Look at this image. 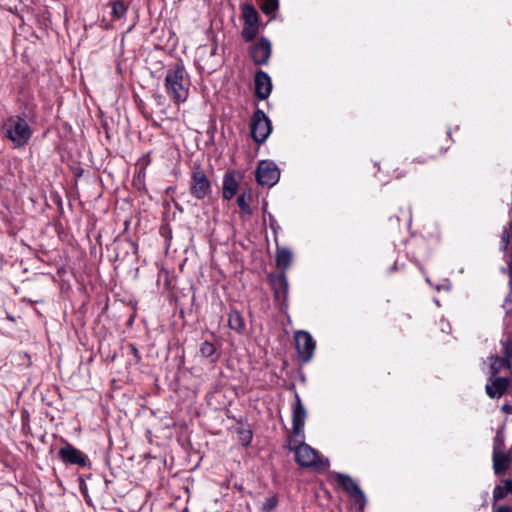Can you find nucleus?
Instances as JSON below:
<instances>
[{
  "instance_id": "obj_1",
  "label": "nucleus",
  "mask_w": 512,
  "mask_h": 512,
  "mask_svg": "<svg viewBox=\"0 0 512 512\" xmlns=\"http://www.w3.org/2000/svg\"><path fill=\"white\" fill-rule=\"evenodd\" d=\"M190 84V77L183 64L178 63L167 70L165 89L175 103L180 104L187 100Z\"/></svg>"
},
{
  "instance_id": "obj_2",
  "label": "nucleus",
  "mask_w": 512,
  "mask_h": 512,
  "mask_svg": "<svg viewBox=\"0 0 512 512\" xmlns=\"http://www.w3.org/2000/svg\"><path fill=\"white\" fill-rule=\"evenodd\" d=\"M4 137L13 143L14 148L25 146L32 137V129L28 122L20 115L6 118L2 124Z\"/></svg>"
},
{
  "instance_id": "obj_3",
  "label": "nucleus",
  "mask_w": 512,
  "mask_h": 512,
  "mask_svg": "<svg viewBox=\"0 0 512 512\" xmlns=\"http://www.w3.org/2000/svg\"><path fill=\"white\" fill-rule=\"evenodd\" d=\"M190 195L197 200H203L212 192V185L200 164L191 167Z\"/></svg>"
},
{
  "instance_id": "obj_4",
  "label": "nucleus",
  "mask_w": 512,
  "mask_h": 512,
  "mask_svg": "<svg viewBox=\"0 0 512 512\" xmlns=\"http://www.w3.org/2000/svg\"><path fill=\"white\" fill-rule=\"evenodd\" d=\"M332 477L338 487L344 490L353 500L359 509H363L366 504V497L359 485L347 474L333 472Z\"/></svg>"
},
{
  "instance_id": "obj_5",
  "label": "nucleus",
  "mask_w": 512,
  "mask_h": 512,
  "mask_svg": "<svg viewBox=\"0 0 512 512\" xmlns=\"http://www.w3.org/2000/svg\"><path fill=\"white\" fill-rule=\"evenodd\" d=\"M272 131V125L270 119L264 113L263 110L257 109L250 122V132L253 140L258 143H264Z\"/></svg>"
},
{
  "instance_id": "obj_6",
  "label": "nucleus",
  "mask_w": 512,
  "mask_h": 512,
  "mask_svg": "<svg viewBox=\"0 0 512 512\" xmlns=\"http://www.w3.org/2000/svg\"><path fill=\"white\" fill-rule=\"evenodd\" d=\"M280 178V171L273 162L262 161L256 170V181L259 185L272 187Z\"/></svg>"
},
{
  "instance_id": "obj_7",
  "label": "nucleus",
  "mask_w": 512,
  "mask_h": 512,
  "mask_svg": "<svg viewBox=\"0 0 512 512\" xmlns=\"http://www.w3.org/2000/svg\"><path fill=\"white\" fill-rule=\"evenodd\" d=\"M58 457L65 464L77 465L80 467H90L91 465V461L88 456L69 443L58 451Z\"/></svg>"
},
{
  "instance_id": "obj_8",
  "label": "nucleus",
  "mask_w": 512,
  "mask_h": 512,
  "mask_svg": "<svg viewBox=\"0 0 512 512\" xmlns=\"http://www.w3.org/2000/svg\"><path fill=\"white\" fill-rule=\"evenodd\" d=\"M295 461L301 467L323 466V461L321 460L319 453L306 443L297 447Z\"/></svg>"
},
{
  "instance_id": "obj_9",
  "label": "nucleus",
  "mask_w": 512,
  "mask_h": 512,
  "mask_svg": "<svg viewBox=\"0 0 512 512\" xmlns=\"http://www.w3.org/2000/svg\"><path fill=\"white\" fill-rule=\"evenodd\" d=\"M295 345L300 358L304 362H308L315 350V341L306 331H298L295 334Z\"/></svg>"
},
{
  "instance_id": "obj_10",
  "label": "nucleus",
  "mask_w": 512,
  "mask_h": 512,
  "mask_svg": "<svg viewBox=\"0 0 512 512\" xmlns=\"http://www.w3.org/2000/svg\"><path fill=\"white\" fill-rule=\"evenodd\" d=\"M271 42L261 37L257 43L251 46L250 56L255 65H266L271 56Z\"/></svg>"
},
{
  "instance_id": "obj_11",
  "label": "nucleus",
  "mask_w": 512,
  "mask_h": 512,
  "mask_svg": "<svg viewBox=\"0 0 512 512\" xmlns=\"http://www.w3.org/2000/svg\"><path fill=\"white\" fill-rule=\"evenodd\" d=\"M509 385V378L490 375L485 390L491 399H499L507 392Z\"/></svg>"
},
{
  "instance_id": "obj_12",
  "label": "nucleus",
  "mask_w": 512,
  "mask_h": 512,
  "mask_svg": "<svg viewBox=\"0 0 512 512\" xmlns=\"http://www.w3.org/2000/svg\"><path fill=\"white\" fill-rule=\"evenodd\" d=\"M292 408V429L296 436H303L306 420V409L298 394Z\"/></svg>"
},
{
  "instance_id": "obj_13",
  "label": "nucleus",
  "mask_w": 512,
  "mask_h": 512,
  "mask_svg": "<svg viewBox=\"0 0 512 512\" xmlns=\"http://www.w3.org/2000/svg\"><path fill=\"white\" fill-rule=\"evenodd\" d=\"M254 94L260 100L269 97L272 91V81L270 76L263 70H258L254 77Z\"/></svg>"
},
{
  "instance_id": "obj_14",
  "label": "nucleus",
  "mask_w": 512,
  "mask_h": 512,
  "mask_svg": "<svg viewBox=\"0 0 512 512\" xmlns=\"http://www.w3.org/2000/svg\"><path fill=\"white\" fill-rule=\"evenodd\" d=\"M269 281L277 299H285L288 293V281L284 272L270 275Z\"/></svg>"
},
{
  "instance_id": "obj_15",
  "label": "nucleus",
  "mask_w": 512,
  "mask_h": 512,
  "mask_svg": "<svg viewBox=\"0 0 512 512\" xmlns=\"http://www.w3.org/2000/svg\"><path fill=\"white\" fill-rule=\"evenodd\" d=\"M222 196L225 200H231L238 191L239 183L235 171H228L223 177Z\"/></svg>"
},
{
  "instance_id": "obj_16",
  "label": "nucleus",
  "mask_w": 512,
  "mask_h": 512,
  "mask_svg": "<svg viewBox=\"0 0 512 512\" xmlns=\"http://www.w3.org/2000/svg\"><path fill=\"white\" fill-rule=\"evenodd\" d=\"M492 461L496 475H504L512 464L511 455L507 452L492 453Z\"/></svg>"
},
{
  "instance_id": "obj_17",
  "label": "nucleus",
  "mask_w": 512,
  "mask_h": 512,
  "mask_svg": "<svg viewBox=\"0 0 512 512\" xmlns=\"http://www.w3.org/2000/svg\"><path fill=\"white\" fill-rule=\"evenodd\" d=\"M489 360L491 362L489 367L491 376H497L502 369H510L512 365V360L504 356L491 355Z\"/></svg>"
},
{
  "instance_id": "obj_18",
  "label": "nucleus",
  "mask_w": 512,
  "mask_h": 512,
  "mask_svg": "<svg viewBox=\"0 0 512 512\" xmlns=\"http://www.w3.org/2000/svg\"><path fill=\"white\" fill-rule=\"evenodd\" d=\"M292 261V252L286 247H277L276 250V263L277 266L286 270Z\"/></svg>"
},
{
  "instance_id": "obj_19",
  "label": "nucleus",
  "mask_w": 512,
  "mask_h": 512,
  "mask_svg": "<svg viewBox=\"0 0 512 512\" xmlns=\"http://www.w3.org/2000/svg\"><path fill=\"white\" fill-rule=\"evenodd\" d=\"M229 327L237 333H243L245 331V321L237 310H231L228 317Z\"/></svg>"
},
{
  "instance_id": "obj_20",
  "label": "nucleus",
  "mask_w": 512,
  "mask_h": 512,
  "mask_svg": "<svg viewBox=\"0 0 512 512\" xmlns=\"http://www.w3.org/2000/svg\"><path fill=\"white\" fill-rule=\"evenodd\" d=\"M508 493H512V480H503V486L497 485L493 490V501L498 502L506 497Z\"/></svg>"
},
{
  "instance_id": "obj_21",
  "label": "nucleus",
  "mask_w": 512,
  "mask_h": 512,
  "mask_svg": "<svg viewBox=\"0 0 512 512\" xmlns=\"http://www.w3.org/2000/svg\"><path fill=\"white\" fill-rule=\"evenodd\" d=\"M244 24H258L259 14L256 9L249 4H245L242 9Z\"/></svg>"
},
{
  "instance_id": "obj_22",
  "label": "nucleus",
  "mask_w": 512,
  "mask_h": 512,
  "mask_svg": "<svg viewBox=\"0 0 512 512\" xmlns=\"http://www.w3.org/2000/svg\"><path fill=\"white\" fill-rule=\"evenodd\" d=\"M253 200L247 199L245 196L238 195L237 197V205L240 209L241 216H252L254 211L251 208L250 204Z\"/></svg>"
},
{
  "instance_id": "obj_23",
  "label": "nucleus",
  "mask_w": 512,
  "mask_h": 512,
  "mask_svg": "<svg viewBox=\"0 0 512 512\" xmlns=\"http://www.w3.org/2000/svg\"><path fill=\"white\" fill-rule=\"evenodd\" d=\"M261 11L266 15H271L278 10V0H257Z\"/></svg>"
},
{
  "instance_id": "obj_24",
  "label": "nucleus",
  "mask_w": 512,
  "mask_h": 512,
  "mask_svg": "<svg viewBox=\"0 0 512 512\" xmlns=\"http://www.w3.org/2000/svg\"><path fill=\"white\" fill-rule=\"evenodd\" d=\"M112 8V16L114 19H121L127 12V6L122 1H111L108 3Z\"/></svg>"
},
{
  "instance_id": "obj_25",
  "label": "nucleus",
  "mask_w": 512,
  "mask_h": 512,
  "mask_svg": "<svg viewBox=\"0 0 512 512\" xmlns=\"http://www.w3.org/2000/svg\"><path fill=\"white\" fill-rule=\"evenodd\" d=\"M258 34V24H244L241 35L245 42H251Z\"/></svg>"
},
{
  "instance_id": "obj_26",
  "label": "nucleus",
  "mask_w": 512,
  "mask_h": 512,
  "mask_svg": "<svg viewBox=\"0 0 512 512\" xmlns=\"http://www.w3.org/2000/svg\"><path fill=\"white\" fill-rule=\"evenodd\" d=\"M503 356L512 360V332L506 334L501 340Z\"/></svg>"
},
{
  "instance_id": "obj_27",
  "label": "nucleus",
  "mask_w": 512,
  "mask_h": 512,
  "mask_svg": "<svg viewBox=\"0 0 512 512\" xmlns=\"http://www.w3.org/2000/svg\"><path fill=\"white\" fill-rule=\"evenodd\" d=\"M505 452V437L502 430H498L493 439V453Z\"/></svg>"
},
{
  "instance_id": "obj_28",
  "label": "nucleus",
  "mask_w": 512,
  "mask_h": 512,
  "mask_svg": "<svg viewBox=\"0 0 512 512\" xmlns=\"http://www.w3.org/2000/svg\"><path fill=\"white\" fill-rule=\"evenodd\" d=\"M303 439H304V435L303 436H296L294 433L293 435L289 436L288 437V444H287V448L290 450V451H293L295 454H296V449L298 446L304 444L303 442Z\"/></svg>"
},
{
  "instance_id": "obj_29",
  "label": "nucleus",
  "mask_w": 512,
  "mask_h": 512,
  "mask_svg": "<svg viewBox=\"0 0 512 512\" xmlns=\"http://www.w3.org/2000/svg\"><path fill=\"white\" fill-rule=\"evenodd\" d=\"M215 352H216V348L213 343H211L209 341H204L201 343L200 354L203 357H206V358L211 357L212 355H214Z\"/></svg>"
},
{
  "instance_id": "obj_30",
  "label": "nucleus",
  "mask_w": 512,
  "mask_h": 512,
  "mask_svg": "<svg viewBox=\"0 0 512 512\" xmlns=\"http://www.w3.org/2000/svg\"><path fill=\"white\" fill-rule=\"evenodd\" d=\"M278 505V498L277 496H271L265 500L262 506V510L264 512H270L272 511L276 506Z\"/></svg>"
},
{
  "instance_id": "obj_31",
  "label": "nucleus",
  "mask_w": 512,
  "mask_h": 512,
  "mask_svg": "<svg viewBox=\"0 0 512 512\" xmlns=\"http://www.w3.org/2000/svg\"><path fill=\"white\" fill-rule=\"evenodd\" d=\"M512 240V232L508 229H504L501 235V243H502V249L507 250L508 245L510 244Z\"/></svg>"
},
{
  "instance_id": "obj_32",
  "label": "nucleus",
  "mask_w": 512,
  "mask_h": 512,
  "mask_svg": "<svg viewBox=\"0 0 512 512\" xmlns=\"http://www.w3.org/2000/svg\"><path fill=\"white\" fill-rule=\"evenodd\" d=\"M128 348H129L130 352L132 353V355L134 356L135 362L139 363L141 360V356H140V353H139V350L137 349V347L134 344L130 343V344H128Z\"/></svg>"
},
{
  "instance_id": "obj_33",
  "label": "nucleus",
  "mask_w": 512,
  "mask_h": 512,
  "mask_svg": "<svg viewBox=\"0 0 512 512\" xmlns=\"http://www.w3.org/2000/svg\"><path fill=\"white\" fill-rule=\"evenodd\" d=\"M252 433L251 431H244L241 433V441L244 445H248L251 442Z\"/></svg>"
},
{
  "instance_id": "obj_34",
  "label": "nucleus",
  "mask_w": 512,
  "mask_h": 512,
  "mask_svg": "<svg viewBox=\"0 0 512 512\" xmlns=\"http://www.w3.org/2000/svg\"><path fill=\"white\" fill-rule=\"evenodd\" d=\"M240 195L245 196L247 199L253 200V192L250 187L243 189Z\"/></svg>"
},
{
  "instance_id": "obj_35",
  "label": "nucleus",
  "mask_w": 512,
  "mask_h": 512,
  "mask_svg": "<svg viewBox=\"0 0 512 512\" xmlns=\"http://www.w3.org/2000/svg\"><path fill=\"white\" fill-rule=\"evenodd\" d=\"M501 410L502 412H504L505 414L507 415H511L512 414V405L509 404V403H504L502 406H501Z\"/></svg>"
},
{
  "instance_id": "obj_36",
  "label": "nucleus",
  "mask_w": 512,
  "mask_h": 512,
  "mask_svg": "<svg viewBox=\"0 0 512 512\" xmlns=\"http://www.w3.org/2000/svg\"><path fill=\"white\" fill-rule=\"evenodd\" d=\"M496 512H512L510 507L502 505L496 509Z\"/></svg>"
},
{
  "instance_id": "obj_37",
  "label": "nucleus",
  "mask_w": 512,
  "mask_h": 512,
  "mask_svg": "<svg viewBox=\"0 0 512 512\" xmlns=\"http://www.w3.org/2000/svg\"><path fill=\"white\" fill-rule=\"evenodd\" d=\"M509 228L512 230V221L509 223Z\"/></svg>"
}]
</instances>
